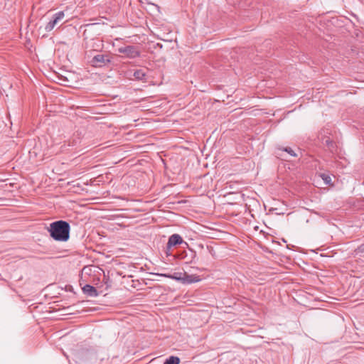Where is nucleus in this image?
<instances>
[{
    "label": "nucleus",
    "instance_id": "nucleus-12",
    "mask_svg": "<svg viewBox=\"0 0 364 364\" xmlns=\"http://www.w3.org/2000/svg\"><path fill=\"white\" fill-rule=\"evenodd\" d=\"M282 151L287 152L291 156H296V154L291 147H286L282 149Z\"/></svg>",
    "mask_w": 364,
    "mask_h": 364
},
{
    "label": "nucleus",
    "instance_id": "nucleus-5",
    "mask_svg": "<svg viewBox=\"0 0 364 364\" xmlns=\"http://www.w3.org/2000/svg\"><path fill=\"white\" fill-rule=\"evenodd\" d=\"M65 16L64 11H61L54 14L53 18L50 20L46 26L45 30L47 32L51 31L58 23L61 21Z\"/></svg>",
    "mask_w": 364,
    "mask_h": 364
},
{
    "label": "nucleus",
    "instance_id": "nucleus-1",
    "mask_svg": "<svg viewBox=\"0 0 364 364\" xmlns=\"http://www.w3.org/2000/svg\"><path fill=\"white\" fill-rule=\"evenodd\" d=\"M50 236L55 241L67 242L70 238V225L65 220H57L47 228Z\"/></svg>",
    "mask_w": 364,
    "mask_h": 364
},
{
    "label": "nucleus",
    "instance_id": "nucleus-7",
    "mask_svg": "<svg viewBox=\"0 0 364 364\" xmlns=\"http://www.w3.org/2000/svg\"><path fill=\"white\" fill-rule=\"evenodd\" d=\"M83 292L89 296H97L98 295L97 289L90 284H86L82 287Z\"/></svg>",
    "mask_w": 364,
    "mask_h": 364
},
{
    "label": "nucleus",
    "instance_id": "nucleus-2",
    "mask_svg": "<svg viewBox=\"0 0 364 364\" xmlns=\"http://www.w3.org/2000/svg\"><path fill=\"white\" fill-rule=\"evenodd\" d=\"M119 53L124 54L127 58L134 59L139 57L141 51L137 46H126L118 49Z\"/></svg>",
    "mask_w": 364,
    "mask_h": 364
},
{
    "label": "nucleus",
    "instance_id": "nucleus-13",
    "mask_svg": "<svg viewBox=\"0 0 364 364\" xmlns=\"http://www.w3.org/2000/svg\"><path fill=\"white\" fill-rule=\"evenodd\" d=\"M357 254L364 253V243L360 245L356 250Z\"/></svg>",
    "mask_w": 364,
    "mask_h": 364
},
{
    "label": "nucleus",
    "instance_id": "nucleus-4",
    "mask_svg": "<svg viewBox=\"0 0 364 364\" xmlns=\"http://www.w3.org/2000/svg\"><path fill=\"white\" fill-rule=\"evenodd\" d=\"M182 243H185V245H187V242H184L183 238L178 234H173L171 235L170 237L168 238V241L166 245V254L167 255H170V249L173 246L181 245Z\"/></svg>",
    "mask_w": 364,
    "mask_h": 364
},
{
    "label": "nucleus",
    "instance_id": "nucleus-10",
    "mask_svg": "<svg viewBox=\"0 0 364 364\" xmlns=\"http://www.w3.org/2000/svg\"><path fill=\"white\" fill-rule=\"evenodd\" d=\"M324 144L332 151L334 148V142L329 138L325 140Z\"/></svg>",
    "mask_w": 364,
    "mask_h": 364
},
{
    "label": "nucleus",
    "instance_id": "nucleus-9",
    "mask_svg": "<svg viewBox=\"0 0 364 364\" xmlns=\"http://www.w3.org/2000/svg\"><path fill=\"white\" fill-rule=\"evenodd\" d=\"M180 358L177 356H170L164 364H179Z\"/></svg>",
    "mask_w": 364,
    "mask_h": 364
},
{
    "label": "nucleus",
    "instance_id": "nucleus-3",
    "mask_svg": "<svg viewBox=\"0 0 364 364\" xmlns=\"http://www.w3.org/2000/svg\"><path fill=\"white\" fill-rule=\"evenodd\" d=\"M111 62L112 57L109 54H97L91 60L92 65L96 68L105 66Z\"/></svg>",
    "mask_w": 364,
    "mask_h": 364
},
{
    "label": "nucleus",
    "instance_id": "nucleus-11",
    "mask_svg": "<svg viewBox=\"0 0 364 364\" xmlns=\"http://www.w3.org/2000/svg\"><path fill=\"white\" fill-rule=\"evenodd\" d=\"M321 177L323 180L325 184L329 185L331 183V178L330 176L325 173H321Z\"/></svg>",
    "mask_w": 364,
    "mask_h": 364
},
{
    "label": "nucleus",
    "instance_id": "nucleus-8",
    "mask_svg": "<svg viewBox=\"0 0 364 364\" xmlns=\"http://www.w3.org/2000/svg\"><path fill=\"white\" fill-rule=\"evenodd\" d=\"M133 76L137 80H146V74L143 69H139L134 72Z\"/></svg>",
    "mask_w": 364,
    "mask_h": 364
},
{
    "label": "nucleus",
    "instance_id": "nucleus-6",
    "mask_svg": "<svg viewBox=\"0 0 364 364\" xmlns=\"http://www.w3.org/2000/svg\"><path fill=\"white\" fill-rule=\"evenodd\" d=\"M181 275H182V273H179V272L174 273L173 275L166 274H161V276L167 277V278H171V279H174L178 280V281L179 280H183V281L186 282L188 283H192V282H195L199 281V279H192L193 276L188 275L186 273L183 274L184 277H182Z\"/></svg>",
    "mask_w": 364,
    "mask_h": 364
},
{
    "label": "nucleus",
    "instance_id": "nucleus-15",
    "mask_svg": "<svg viewBox=\"0 0 364 364\" xmlns=\"http://www.w3.org/2000/svg\"><path fill=\"white\" fill-rule=\"evenodd\" d=\"M106 279L105 284H107V287H109L111 286V282L109 281V278H105Z\"/></svg>",
    "mask_w": 364,
    "mask_h": 364
},
{
    "label": "nucleus",
    "instance_id": "nucleus-14",
    "mask_svg": "<svg viewBox=\"0 0 364 364\" xmlns=\"http://www.w3.org/2000/svg\"><path fill=\"white\" fill-rule=\"evenodd\" d=\"M207 250H208V252L213 257H215V252L212 247L207 246Z\"/></svg>",
    "mask_w": 364,
    "mask_h": 364
}]
</instances>
